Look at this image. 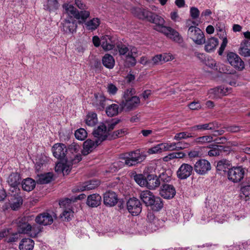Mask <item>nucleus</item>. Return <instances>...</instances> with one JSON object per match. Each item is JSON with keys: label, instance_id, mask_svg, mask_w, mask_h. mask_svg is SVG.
<instances>
[{"label": "nucleus", "instance_id": "nucleus-10", "mask_svg": "<svg viewBox=\"0 0 250 250\" xmlns=\"http://www.w3.org/2000/svg\"><path fill=\"white\" fill-rule=\"evenodd\" d=\"M194 169L197 174L204 175L211 169V165L207 160L200 159L194 164Z\"/></svg>", "mask_w": 250, "mask_h": 250}, {"label": "nucleus", "instance_id": "nucleus-29", "mask_svg": "<svg viewBox=\"0 0 250 250\" xmlns=\"http://www.w3.org/2000/svg\"><path fill=\"white\" fill-rule=\"evenodd\" d=\"M34 246V241L29 238H23L19 245L20 250H32Z\"/></svg>", "mask_w": 250, "mask_h": 250}, {"label": "nucleus", "instance_id": "nucleus-62", "mask_svg": "<svg viewBox=\"0 0 250 250\" xmlns=\"http://www.w3.org/2000/svg\"><path fill=\"white\" fill-rule=\"evenodd\" d=\"M20 233L18 232L13 233L9 235L7 238L8 242H16L20 237Z\"/></svg>", "mask_w": 250, "mask_h": 250}, {"label": "nucleus", "instance_id": "nucleus-12", "mask_svg": "<svg viewBox=\"0 0 250 250\" xmlns=\"http://www.w3.org/2000/svg\"><path fill=\"white\" fill-rule=\"evenodd\" d=\"M127 208L132 215H137L142 211L140 201L136 198H130L126 203Z\"/></svg>", "mask_w": 250, "mask_h": 250}, {"label": "nucleus", "instance_id": "nucleus-26", "mask_svg": "<svg viewBox=\"0 0 250 250\" xmlns=\"http://www.w3.org/2000/svg\"><path fill=\"white\" fill-rule=\"evenodd\" d=\"M102 201L101 196L98 194H93L89 195L87 199V204L89 207H97Z\"/></svg>", "mask_w": 250, "mask_h": 250}, {"label": "nucleus", "instance_id": "nucleus-41", "mask_svg": "<svg viewBox=\"0 0 250 250\" xmlns=\"http://www.w3.org/2000/svg\"><path fill=\"white\" fill-rule=\"evenodd\" d=\"M214 93L218 96L227 95L230 93L231 89L224 86H220L214 88L213 89Z\"/></svg>", "mask_w": 250, "mask_h": 250}, {"label": "nucleus", "instance_id": "nucleus-11", "mask_svg": "<svg viewBox=\"0 0 250 250\" xmlns=\"http://www.w3.org/2000/svg\"><path fill=\"white\" fill-rule=\"evenodd\" d=\"M62 29L66 34L73 33L76 31L77 23L71 16L67 17L62 23Z\"/></svg>", "mask_w": 250, "mask_h": 250}, {"label": "nucleus", "instance_id": "nucleus-1", "mask_svg": "<svg viewBox=\"0 0 250 250\" xmlns=\"http://www.w3.org/2000/svg\"><path fill=\"white\" fill-rule=\"evenodd\" d=\"M53 156L60 160L55 167V171L58 174L67 175L70 172L72 166L82 160L81 154H76L73 157H68L66 153L67 151L66 146L62 144H55L52 148Z\"/></svg>", "mask_w": 250, "mask_h": 250}, {"label": "nucleus", "instance_id": "nucleus-46", "mask_svg": "<svg viewBox=\"0 0 250 250\" xmlns=\"http://www.w3.org/2000/svg\"><path fill=\"white\" fill-rule=\"evenodd\" d=\"M127 129L123 128L114 131L112 134L109 133V140L115 139L119 137H121L127 133Z\"/></svg>", "mask_w": 250, "mask_h": 250}, {"label": "nucleus", "instance_id": "nucleus-39", "mask_svg": "<svg viewBox=\"0 0 250 250\" xmlns=\"http://www.w3.org/2000/svg\"><path fill=\"white\" fill-rule=\"evenodd\" d=\"M90 16V12L86 10L78 11L75 19L78 20L80 23L85 22L86 20Z\"/></svg>", "mask_w": 250, "mask_h": 250}, {"label": "nucleus", "instance_id": "nucleus-25", "mask_svg": "<svg viewBox=\"0 0 250 250\" xmlns=\"http://www.w3.org/2000/svg\"><path fill=\"white\" fill-rule=\"evenodd\" d=\"M140 197L142 201L146 205H151L154 203L153 199L155 196L149 190H144L140 192Z\"/></svg>", "mask_w": 250, "mask_h": 250}, {"label": "nucleus", "instance_id": "nucleus-19", "mask_svg": "<svg viewBox=\"0 0 250 250\" xmlns=\"http://www.w3.org/2000/svg\"><path fill=\"white\" fill-rule=\"evenodd\" d=\"M21 181V177L20 174L17 172L11 173L7 177L6 182L8 185L16 190L17 187L20 185Z\"/></svg>", "mask_w": 250, "mask_h": 250}, {"label": "nucleus", "instance_id": "nucleus-9", "mask_svg": "<svg viewBox=\"0 0 250 250\" xmlns=\"http://www.w3.org/2000/svg\"><path fill=\"white\" fill-rule=\"evenodd\" d=\"M244 173L245 171L242 167H233L229 169L228 178L229 180L233 183H238L243 179Z\"/></svg>", "mask_w": 250, "mask_h": 250}, {"label": "nucleus", "instance_id": "nucleus-48", "mask_svg": "<svg viewBox=\"0 0 250 250\" xmlns=\"http://www.w3.org/2000/svg\"><path fill=\"white\" fill-rule=\"evenodd\" d=\"M164 151L163 143L159 144L148 149L147 152L149 154L161 153Z\"/></svg>", "mask_w": 250, "mask_h": 250}, {"label": "nucleus", "instance_id": "nucleus-16", "mask_svg": "<svg viewBox=\"0 0 250 250\" xmlns=\"http://www.w3.org/2000/svg\"><path fill=\"white\" fill-rule=\"evenodd\" d=\"M118 201V196L115 192L108 191L104 194V203L105 206L113 207L117 203Z\"/></svg>", "mask_w": 250, "mask_h": 250}, {"label": "nucleus", "instance_id": "nucleus-47", "mask_svg": "<svg viewBox=\"0 0 250 250\" xmlns=\"http://www.w3.org/2000/svg\"><path fill=\"white\" fill-rule=\"evenodd\" d=\"M240 196L246 201L250 200V186H243L241 188Z\"/></svg>", "mask_w": 250, "mask_h": 250}, {"label": "nucleus", "instance_id": "nucleus-63", "mask_svg": "<svg viewBox=\"0 0 250 250\" xmlns=\"http://www.w3.org/2000/svg\"><path fill=\"white\" fill-rule=\"evenodd\" d=\"M188 107L192 110H199L202 106L199 102H192L188 105Z\"/></svg>", "mask_w": 250, "mask_h": 250}, {"label": "nucleus", "instance_id": "nucleus-44", "mask_svg": "<svg viewBox=\"0 0 250 250\" xmlns=\"http://www.w3.org/2000/svg\"><path fill=\"white\" fill-rule=\"evenodd\" d=\"M185 156V154L182 152H172L164 157L163 159L165 162H168L175 158H182Z\"/></svg>", "mask_w": 250, "mask_h": 250}, {"label": "nucleus", "instance_id": "nucleus-43", "mask_svg": "<svg viewBox=\"0 0 250 250\" xmlns=\"http://www.w3.org/2000/svg\"><path fill=\"white\" fill-rule=\"evenodd\" d=\"M44 9L50 11L58 9L59 3L57 0H47L44 5Z\"/></svg>", "mask_w": 250, "mask_h": 250}, {"label": "nucleus", "instance_id": "nucleus-20", "mask_svg": "<svg viewBox=\"0 0 250 250\" xmlns=\"http://www.w3.org/2000/svg\"><path fill=\"white\" fill-rule=\"evenodd\" d=\"M159 178L155 174H148L146 176V187L149 189H154L160 185Z\"/></svg>", "mask_w": 250, "mask_h": 250}, {"label": "nucleus", "instance_id": "nucleus-54", "mask_svg": "<svg viewBox=\"0 0 250 250\" xmlns=\"http://www.w3.org/2000/svg\"><path fill=\"white\" fill-rule=\"evenodd\" d=\"M23 200L21 196H17L14 198L13 202L11 205V208L13 210L18 209L22 204Z\"/></svg>", "mask_w": 250, "mask_h": 250}, {"label": "nucleus", "instance_id": "nucleus-64", "mask_svg": "<svg viewBox=\"0 0 250 250\" xmlns=\"http://www.w3.org/2000/svg\"><path fill=\"white\" fill-rule=\"evenodd\" d=\"M163 62L171 61L174 59V56L171 53H163L161 54Z\"/></svg>", "mask_w": 250, "mask_h": 250}, {"label": "nucleus", "instance_id": "nucleus-59", "mask_svg": "<svg viewBox=\"0 0 250 250\" xmlns=\"http://www.w3.org/2000/svg\"><path fill=\"white\" fill-rule=\"evenodd\" d=\"M189 14L192 19L196 20L199 17L200 11L197 7H191L190 8Z\"/></svg>", "mask_w": 250, "mask_h": 250}, {"label": "nucleus", "instance_id": "nucleus-22", "mask_svg": "<svg viewBox=\"0 0 250 250\" xmlns=\"http://www.w3.org/2000/svg\"><path fill=\"white\" fill-rule=\"evenodd\" d=\"M31 229V225L26 221L25 218H21L17 221L18 232L28 234Z\"/></svg>", "mask_w": 250, "mask_h": 250}, {"label": "nucleus", "instance_id": "nucleus-28", "mask_svg": "<svg viewBox=\"0 0 250 250\" xmlns=\"http://www.w3.org/2000/svg\"><path fill=\"white\" fill-rule=\"evenodd\" d=\"M133 12L134 15L139 19L143 20L146 19L147 21L152 13L146 9L141 8H134Z\"/></svg>", "mask_w": 250, "mask_h": 250}, {"label": "nucleus", "instance_id": "nucleus-60", "mask_svg": "<svg viewBox=\"0 0 250 250\" xmlns=\"http://www.w3.org/2000/svg\"><path fill=\"white\" fill-rule=\"evenodd\" d=\"M119 121H120L119 120H112L110 122L106 121L104 123L106 125V128H107V130L108 133L110 131L114 128L115 126L119 123Z\"/></svg>", "mask_w": 250, "mask_h": 250}, {"label": "nucleus", "instance_id": "nucleus-56", "mask_svg": "<svg viewBox=\"0 0 250 250\" xmlns=\"http://www.w3.org/2000/svg\"><path fill=\"white\" fill-rule=\"evenodd\" d=\"M229 161L226 160H222L217 163L216 168L219 171H225L228 168Z\"/></svg>", "mask_w": 250, "mask_h": 250}, {"label": "nucleus", "instance_id": "nucleus-42", "mask_svg": "<svg viewBox=\"0 0 250 250\" xmlns=\"http://www.w3.org/2000/svg\"><path fill=\"white\" fill-rule=\"evenodd\" d=\"M213 141V137L211 135H205L196 138L194 142L197 144L203 145L209 143Z\"/></svg>", "mask_w": 250, "mask_h": 250}, {"label": "nucleus", "instance_id": "nucleus-5", "mask_svg": "<svg viewBox=\"0 0 250 250\" xmlns=\"http://www.w3.org/2000/svg\"><path fill=\"white\" fill-rule=\"evenodd\" d=\"M121 159L124 160V161L120 160L114 163L113 166L114 167L121 168L125 165L127 167H132L142 161L141 155L139 150H135L125 153L121 158Z\"/></svg>", "mask_w": 250, "mask_h": 250}, {"label": "nucleus", "instance_id": "nucleus-40", "mask_svg": "<svg viewBox=\"0 0 250 250\" xmlns=\"http://www.w3.org/2000/svg\"><path fill=\"white\" fill-rule=\"evenodd\" d=\"M171 174L169 170H162V172L160 174L159 177L160 182L164 183H168L171 181Z\"/></svg>", "mask_w": 250, "mask_h": 250}, {"label": "nucleus", "instance_id": "nucleus-51", "mask_svg": "<svg viewBox=\"0 0 250 250\" xmlns=\"http://www.w3.org/2000/svg\"><path fill=\"white\" fill-rule=\"evenodd\" d=\"M154 203L151 206H152V209L156 211L160 210L163 207V204L161 199L158 197H155L153 199Z\"/></svg>", "mask_w": 250, "mask_h": 250}, {"label": "nucleus", "instance_id": "nucleus-50", "mask_svg": "<svg viewBox=\"0 0 250 250\" xmlns=\"http://www.w3.org/2000/svg\"><path fill=\"white\" fill-rule=\"evenodd\" d=\"M42 228L36 225L31 226V229L29 231L28 235L32 237H36L39 233L42 231Z\"/></svg>", "mask_w": 250, "mask_h": 250}, {"label": "nucleus", "instance_id": "nucleus-57", "mask_svg": "<svg viewBox=\"0 0 250 250\" xmlns=\"http://www.w3.org/2000/svg\"><path fill=\"white\" fill-rule=\"evenodd\" d=\"M229 217L225 213L217 214L214 218V221L219 223H223L225 221H227Z\"/></svg>", "mask_w": 250, "mask_h": 250}, {"label": "nucleus", "instance_id": "nucleus-4", "mask_svg": "<svg viewBox=\"0 0 250 250\" xmlns=\"http://www.w3.org/2000/svg\"><path fill=\"white\" fill-rule=\"evenodd\" d=\"M118 52L121 56L124 57L125 63L127 67L133 66L136 63L135 57L138 53L137 48L133 46H126L125 44L117 46Z\"/></svg>", "mask_w": 250, "mask_h": 250}, {"label": "nucleus", "instance_id": "nucleus-34", "mask_svg": "<svg viewBox=\"0 0 250 250\" xmlns=\"http://www.w3.org/2000/svg\"><path fill=\"white\" fill-rule=\"evenodd\" d=\"M62 8L66 14L68 15V17L71 16L75 18L78 10L72 4L68 3H65L62 5Z\"/></svg>", "mask_w": 250, "mask_h": 250}, {"label": "nucleus", "instance_id": "nucleus-13", "mask_svg": "<svg viewBox=\"0 0 250 250\" xmlns=\"http://www.w3.org/2000/svg\"><path fill=\"white\" fill-rule=\"evenodd\" d=\"M193 167L186 163L182 164L178 169L176 174L177 178L180 180H185L189 177L192 173Z\"/></svg>", "mask_w": 250, "mask_h": 250}, {"label": "nucleus", "instance_id": "nucleus-30", "mask_svg": "<svg viewBox=\"0 0 250 250\" xmlns=\"http://www.w3.org/2000/svg\"><path fill=\"white\" fill-rule=\"evenodd\" d=\"M205 49L207 52L213 51L218 44V40L217 38L211 37L205 41Z\"/></svg>", "mask_w": 250, "mask_h": 250}, {"label": "nucleus", "instance_id": "nucleus-14", "mask_svg": "<svg viewBox=\"0 0 250 250\" xmlns=\"http://www.w3.org/2000/svg\"><path fill=\"white\" fill-rule=\"evenodd\" d=\"M35 221L38 224L47 226L51 225L53 222L52 215L48 212H44L38 214Z\"/></svg>", "mask_w": 250, "mask_h": 250}, {"label": "nucleus", "instance_id": "nucleus-38", "mask_svg": "<svg viewBox=\"0 0 250 250\" xmlns=\"http://www.w3.org/2000/svg\"><path fill=\"white\" fill-rule=\"evenodd\" d=\"M98 122L97 115L94 112L88 113L85 119L86 124L90 126H94Z\"/></svg>", "mask_w": 250, "mask_h": 250}, {"label": "nucleus", "instance_id": "nucleus-2", "mask_svg": "<svg viewBox=\"0 0 250 250\" xmlns=\"http://www.w3.org/2000/svg\"><path fill=\"white\" fill-rule=\"evenodd\" d=\"M148 21L155 24L154 29L178 43L183 42L179 33L170 27L165 26V21L162 17L151 13Z\"/></svg>", "mask_w": 250, "mask_h": 250}, {"label": "nucleus", "instance_id": "nucleus-24", "mask_svg": "<svg viewBox=\"0 0 250 250\" xmlns=\"http://www.w3.org/2000/svg\"><path fill=\"white\" fill-rule=\"evenodd\" d=\"M100 144V143H97L96 140L94 141L91 139H87L84 142L83 144V154L87 155Z\"/></svg>", "mask_w": 250, "mask_h": 250}, {"label": "nucleus", "instance_id": "nucleus-17", "mask_svg": "<svg viewBox=\"0 0 250 250\" xmlns=\"http://www.w3.org/2000/svg\"><path fill=\"white\" fill-rule=\"evenodd\" d=\"M160 193L164 198L170 199L174 196L176 190L172 185L165 184L162 186Z\"/></svg>", "mask_w": 250, "mask_h": 250}, {"label": "nucleus", "instance_id": "nucleus-15", "mask_svg": "<svg viewBox=\"0 0 250 250\" xmlns=\"http://www.w3.org/2000/svg\"><path fill=\"white\" fill-rule=\"evenodd\" d=\"M116 41L113 37L104 35L101 37V46L105 51H109L115 47Z\"/></svg>", "mask_w": 250, "mask_h": 250}, {"label": "nucleus", "instance_id": "nucleus-7", "mask_svg": "<svg viewBox=\"0 0 250 250\" xmlns=\"http://www.w3.org/2000/svg\"><path fill=\"white\" fill-rule=\"evenodd\" d=\"M93 134L97 143L101 144L103 141L109 140V133L108 132L106 125L104 124H101L97 128L94 130Z\"/></svg>", "mask_w": 250, "mask_h": 250}, {"label": "nucleus", "instance_id": "nucleus-49", "mask_svg": "<svg viewBox=\"0 0 250 250\" xmlns=\"http://www.w3.org/2000/svg\"><path fill=\"white\" fill-rule=\"evenodd\" d=\"M75 136L78 140L83 141L86 138L87 133L84 129L81 128L75 131Z\"/></svg>", "mask_w": 250, "mask_h": 250}, {"label": "nucleus", "instance_id": "nucleus-27", "mask_svg": "<svg viewBox=\"0 0 250 250\" xmlns=\"http://www.w3.org/2000/svg\"><path fill=\"white\" fill-rule=\"evenodd\" d=\"M239 53L245 57H250V40H244L241 43Z\"/></svg>", "mask_w": 250, "mask_h": 250}, {"label": "nucleus", "instance_id": "nucleus-37", "mask_svg": "<svg viewBox=\"0 0 250 250\" xmlns=\"http://www.w3.org/2000/svg\"><path fill=\"white\" fill-rule=\"evenodd\" d=\"M100 24V20L94 18L85 22V27L88 30L93 31L96 29Z\"/></svg>", "mask_w": 250, "mask_h": 250}, {"label": "nucleus", "instance_id": "nucleus-61", "mask_svg": "<svg viewBox=\"0 0 250 250\" xmlns=\"http://www.w3.org/2000/svg\"><path fill=\"white\" fill-rule=\"evenodd\" d=\"M106 89L108 93L112 95H115L118 91L117 87L111 83L108 84Z\"/></svg>", "mask_w": 250, "mask_h": 250}, {"label": "nucleus", "instance_id": "nucleus-52", "mask_svg": "<svg viewBox=\"0 0 250 250\" xmlns=\"http://www.w3.org/2000/svg\"><path fill=\"white\" fill-rule=\"evenodd\" d=\"M193 137L192 133H188L187 132H182L175 134L174 139L175 140H180L182 139H186Z\"/></svg>", "mask_w": 250, "mask_h": 250}, {"label": "nucleus", "instance_id": "nucleus-55", "mask_svg": "<svg viewBox=\"0 0 250 250\" xmlns=\"http://www.w3.org/2000/svg\"><path fill=\"white\" fill-rule=\"evenodd\" d=\"M134 180L141 187H146V178L145 179L143 175H135L134 176Z\"/></svg>", "mask_w": 250, "mask_h": 250}, {"label": "nucleus", "instance_id": "nucleus-35", "mask_svg": "<svg viewBox=\"0 0 250 250\" xmlns=\"http://www.w3.org/2000/svg\"><path fill=\"white\" fill-rule=\"evenodd\" d=\"M100 184V182L97 180H90L83 184V186L78 189L79 191L91 190L97 187Z\"/></svg>", "mask_w": 250, "mask_h": 250}, {"label": "nucleus", "instance_id": "nucleus-32", "mask_svg": "<svg viewBox=\"0 0 250 250\" xmlns=\"http://www.w3.org/2000/svg\"><path fill=\"white\" fill-rule=\"evenodd\" d=\"M123 109L120 108L117 104H113L106 108V113L108 116L113 117L118 114L119 111H122Z\"/></svg>", "mask_w": 250, "mask_h": 250}, {"label": "nucleus", "instance_id": "nucleus-58", "mask_svg": "<svg viewBox=\"0 0 250 250\" xmlns=\"http://www.w3.org/2000/svg\"><path fill=\"white\" fill-rule=\"evenodd\" d=\"M164 151L176 150V142H167L163 143Z\"/></svg>", "mask_w": 250, "mask_h": 250}, {"label": "nucleus", "instance_id": "nucleus-45", "mask_svg": "<svg viewBox=\"0 0 250 250\" xmlns=\"http://www.w3.org/2000/svg\"><path fill=\"white\" fill-rule=\"evenodd\" d=\"M209 148H211L208 152V155L209 156H216L220 155L222 150V146L216 145H210Z\"/></svg>", "mask_w": 250, "mask_h": 250}, {"label": "nucleus", "instance_id": "nucleus-36", "mask_svg": "<svg viewBox=\"0 0 250 250\" xmlns=\"http://www.w3.org/2000/svg\"><path fill=\"white\" fill-rule=\"evenodd\" d=\"M21 185L22 188L24 190L30 191L35 188L36 182L32 179L28 178L22 182Z\"/></svg>", "mask_w": 250, "mask_h": 250}, {"label": "nucleus", "instance_id": "nucleus-8", "mask_svg": "<svg viewBox=\"0 0 250 250\" xmlns=\"http://www.w3.org/2000/svg\"><path fill=\"white\" fill-rule=\"evenodd\" d=\"M227 58L229 63L235 69L242 71L244 69V62L237 54L230 52L228 53Z\"/></svg>", "mask_w": 250, "mask_h": 250}, {"label": "nucleus", "instance_id": "nucleus-53", "mask_svg": "<svg viewBox=\"0 0 250 250\" xmlns=\"http://www.w3.org/2000/svg\"><path fill=\"white\" fill-rule=\"evenodd\" d=\"M73 214L74 212L71 209H66L61 215V218L64 221H69L72 217Z\"/></svg>", "mask_w": 250, "mask_h": 250}, {"label": "nucleus", "instance_id": "nucleus-21", "mask_svg": "<svg viewBox=\"0 0 250 250\" xmlns=\"http://www.w3.org/2000/svg\"><path fill=\"white\" fill-rule=\"evenodd\" d=\"M106 99L102 94H95L93 100V104L98 109L103 110L105 105Z\"/></svg>", "mask_w": 250, "mask_h": 250}, {"label": "nucleus", "instance_id": "nucleus-23", "mask_svg": "<svg viewBox=\"0 0 250 250\" xmlns=\"http://www.w3.org/2000/svg\"><path fill=\"white\" fill-rule=\"evenodd\" d=\"M147 218L149 223L148 227L152 230H156L160 227L161 221L155 217L153 212H149L147 213Z\"/></svg>", "mask_w": 250, "mask_h": 250}, {"label": "nucleus", "instance_id": "nucleus-31", "mask_svg": "<svg viewBox=\"0 0 250 250\" xmlns=\"http://www.w3.org/2000/svg\"><path fill=\"white\" fill-rule=\"evenodd\" d=\"M53 179V174L50 172L38 175L36 180L39 184H45L50 182Z\"/></svg>", "mask_w": 250, "mask_h": 250}, {"label": "nucleus", "instance_id": "nucleus-18", "mask_svg": "<svg viewBox=\"0 0 250 250\" xmlns=\"http://www.w3.org/2000/svg\"><path fill=\"white\" fill-rule=\"evenodd\" d=\"M215 123L210 122L204 124H198L193 125L189 128V130L191 132L203 131L208 130H214L216 127Z\"/></svg>", "mask_w": 250, "mask_h": 250}, {"label": "nucleus", "instance_id": "nucleus-33", "mask_svg": "<svg viewBox=\"0 0 250 250\" xmlns=\"http://www.w3.org/2000/svg\"><path fill=\"white\" fill-rule=\"evenodd\" d=\"M103 65L108 69H112L115 65V60L110 54H105L102 58Z\"/></svg>", "mask_w": 250, "mask_h": 250}, {"label": "nucleus", "instance_id": "nucleus-6", "mask_svg": "<svg viewBox=\"0 0 250 250\" xmlns=\"http://www.w3.org/2000/svg\"><path fill=\"white\" fill-rule=\"evenodd\" d=\"M192 23L196 26L191 25L188 27L187 31L188 37L197 45L205 43L206 38L204 32L197 27L198 24H196L195 21H192Z\"/></svg>", "mask_w": 250, "mask_h": 250}, {"label": "nucleus", "instance_id": "nucleus-3", "mask_svg": "<svg viewBox=\"0 0 250 250\" xmlns=\"http://www.w3.org/2000/svg\"><path fill=\"white\" fill-rule=\"evenodd\" d=\"M135 93L133 88H128L124 92L122 100L120 104L122 109L131 111L140 105V99L139 97L134 95Z\"/></svg>", "mask_w": 250, "mask_h": 250}]
</instances>
